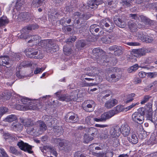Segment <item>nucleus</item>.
<instances>
[{"instance_id":"obj_20","label":"nucleus","mask_w":157,"mask_h":157,"mask_svg":"<svg viewBox=\"0 0 157 157\" xmlns=\"http://www.w3.org/2000/svg\"><path fill=\"white\" fill-rule=\"evenodd\" d=\"M113 21L118 27L121 28H124L126 26L125 22L118 16H115L113 18Z\"/></svg>"},{"instance_id":"obj_26","label":"nucleus","mask_w":157,"mask_h":157,"mask_svg":"<svg viewBox=\"0 0 157 157\" xmlns=\"http://www.w3.org/2000/svg\"><path fill=\"white\" fill-rule=\"evenodd\" d=\"M113 112L110 111L104 113L102 114L101 116V121H105L111 118L114 116V113Z\"/></svg>"},{"instance_id":"obj_39","label":"nucleus","mask_w":157,"mask_h":157,"mask_svg":"<svg viewBox=\"0 0 157 157\" xmlns=\"http://www.w3.org/2000/svg\"><path fill=\"white\" fill-rule=\"evenodd\" d=\"M135 96L136 94L134 93L128 94L126 95V98L124 100V102L125 103L127 104L132 101L134 99V97Z\"/></svg>"},{"instance_id":"obj_35","label":"nucleus","mask_w":157,"mask_h":157,"mask_svg":"<svg viewBox=\"0 0 157 157\" xmlns=\"http://www.w3.org/2000/svg\"><path fill=\"white\" fill-rule=\"evenodd\" d=\"M132 53L136 55L137 56L139 57L144 55L146 52L144 49H139L133 50Z\"/></svg>"},{"instance_id":"obj_2","label":"nucleus","mask_w":157,"mask_h":157,"mask_svg":"<svg viewBox=\"0 0 157 157\" xmlns=\"http://www.w3.org/2000/svg\"><path fill=\"white\" fill-rule=\"evenodd\" d=\"M37 45L45 48L47 52L51 53L56 52L59 50V47L56 44V41L54 39L42 40L38 42Z\"/></svg>"},{"instance_id":"obj_14","label":"nucleus","mask_w":157,"mask_h":157,"mask_svg":"<svg viewBox=\"0 0 157 157\" xmlns=\"http://www.w3.org/2000/svg\"><path fill=\"white\" fill-rule=\"evenodd\" d=\"M121 132L123 136L125 137L129 135L131 129L129 125L126 123L122 124L120 128Z\"/></svg>"},{"instance_id":"obj_47","label":"nucleus","mask_w":157,"mask_h":157,"mask_svg":"<svg viewBox=\"0 0 157 157\" xmlns=\"http://www.w3.org/2000/svg\"><path fill=\"white\" fill-rule=\"evenodd\" d=\"M128 26L131 32H134L136 31L137 25L136 24L129 22L128 23Z\"/></svg>"},{"instance_id":"obj_9","label":"nucleus","mask_w":157,"mask_h":157,"mask_svg":"<svg viewBox=\"0 0 157 157\" xmlns=\"http://www.w3.org/2000/svg\"><path fill=\"white\" fill-rule=\"evenodd\" d=\"M65 119L67 122L75 123L78 121V118L76 114L72 112H70L66 114Z\"/></svg>"},{"instance_id":"obj_8","label":"nucleus","mask_w":157,"mask_h":157,"mask_svg":"<svg viewBox=\"0 0 157 157\" xmlns=\"http://www.w3.org/2000/svg\"><path fill=\"white\" fill-rule=\"evenodd\" d=\"M139 104L138 102L136 103H133L130 105L125 108H124L122 105H118L114 108V110H112L111 111L113 112L114 115L121 112L124 111L125 109L126 111L130 110L134 106L138 105Z\"/></svg>"},{"instance_id":"obj_37","label":"nucleus","mask_w":157,"mask_h":157,"mask_svg":"<svg viewBox=\"0 0 157 157\" xmlns=\"http://www.w3.org/2000/svg\"><path fill=\"white\" fill-rule=\"evenodd\" d=\"M128 140L130 143L133 144H136L138 141V138L135 134H132L131 137L128 138Z\"/></svg>"},{"instance_id":"obj_23","label":"nucleus","mask_w":157,"mask_h":157,"mask_svg":"<svg viewBox=\"0 0 157 157\" xmlns=\"http://www.w3.org/2000/svg\"><path fill=\"white\" fill-rule=\"evenodd\" d=\"M10 59V58L7 56H0V65L8 67H9L6 66V65H8L9 64Z\"/></svg>"},{"instance_id":"obj_17","label":"nucleus","mask_w":157,"mask_h":157,"mask_svg":"<svg viewBox=\"0 0 157 157\" xmlns=\"http://www.w3.org/2000/svg\"><path fill=\"white\" fill-rule=\"evenodd\" d=\"M55 94L58 99L60 101L69 102L71 101V98L69 95L68 94H61L60 92H57Z\"/></svg>"},{"instance_id":"obj_63","label":"nucleus","mask_w":157,"mask_h":157,"mask_svg":"<svg viewBox=\"0 0 157 157\" xmlns=\"http://www.w3.org/2000/svg\"><path fill=\"white\" fill-rule=\"evenodd\" d=\"M151 98L150 96L146 95H145L143 100L141 101L140 102V103L141 104H144L145 103L147 102L149 100V99Z\"/></svg>"},{"instance_id":"obj_19","label":"nucleus","mask_w":157,"mask_h":157,"mask_svg":"<svg viewBox=\"0 0 157 157\" xmlns=\"http://www.w3.org/2000/svg\"><path fill=\"white\" fill-rule=\"evenodd\" d=\"M30 36L31 37V39L28 42L29 44L31 46L34 45H37L38 42L41 39L40 37L37 35H33Z\"/></svg>"},{"instance_id":"obj_27","label":"nucleus","mask_w":157,"mask_h":157,"mask_svg":"<svg viewBox=\"0 0 157 157\" xmlns=\"http://www.w3.org/2000/svg\"><path fill=\"white\" fill-rule=\"evenodd\" d=\"M22 33L20 35L19 37L20 39L24 40L29 39L30 36H29V31L26 28L24 27L22 29Z\"/></svg>"},{"instance_id":"obj_56","label":"nucleus","mask_w":157,"mask_h":157,"mask_svg":"<svg viewBox=\"0 0 157 157\" xmlns=\"http://www.w3.org/2000/svg\"><path fill=\"white\" fill-rule=\"evenodd\" d=\"M38 27L39 26L37 24H33L29 25L28 26L25 27L29 31L37 29L38 28Z\"/></svg>"},{"instance_id":"obj_55","label":"nucleus","mask_w":157,"mask_h":157,"mask_svg":"<svg viewBox=\"0 0 157 157\" xmlns=\"http://www.w3.org/2000/svg\"><path fill=\"white\" fill-rule=\"evenodd\" d=\"M144 41H143L144 42H145L147 43H151L153 41V38L151 36L146 35L144 36Z\"/></svg>"},{"instance_id":"obj_4","label":"nucleus","mask_w":157,"mask_h":157,"mask_svg":"<svg viewBox=\"0 0 157 157\" xmlns=\"http://www.w3.org/2000/svg\"><path fill=\"white\" fill-rule=\"evenodd\" d=\"M121 69L120 68L116 67H110L108 68L109 72H119L118 74H114L111 75L110 76L106 77V80L110 82H116L121 78V73H120Z\"/></svg>"},{"instance_id":"obj_7","label":"nucleus","mask_w":157,"mask_h":157,"mask_svg":"<svg viewBox=\"0 0 157 157\" xmlns=\"http://www.w3.org/2000/svg\"><path fill=\"white\" fill-rule=\"evenodd\" d=\"M17 145L22 151L27 152L30 154L33 153V151L32 150V148L33 146L29 145L28 143H24L22 140L19 141L17 144Z\"/></svg>"},{"instance_id":"obj_13","label":"nucleus","mask_w":157,"mask_h":157,"mask_svg":"<svg viewBox=\"0 0 157 157\" xmlns=\"http://www.w3.org/2000/svg\"><path fill=\"white\" fill-rule=\"evenodd\" d=\"M100 28V27L99 25L96 24H93L90 26V31L94 36H99L101 35V34L99 33H101V31L100 30L101 29Z\"/></svg>"},{"instance_id":"obj_22","label":"nucleus","mask_w":157,"mask_h":157,"mask_svg":"<svg viewBox=\"0 0 157 157\" xmlns=\"http://www.w3.org/2000/svg\"><path fill=\"white\" fill-rule=\"evenodd\" d=\"M118 101L116 99L112 98L107 101L104 106L107 109H110L113 107L117 103Z\"/></svg>"},{"instance_id":"obj_57","label":"nucleus","mask_w":157,"mask_h":157,"mask_svg":"<svg viewBox=\"0 0 157 157\" xmlns=\"http://www.w3.org/2000/svg\"><path fill=\"white\" fill-rule=\"evenodd\" d=\"M138 68L137 64H136L131 67L128 69V71L129 73H131L136 70Z\"/></svg>"},{"instance_id":"obj_32","label":"nucleus","mask_w":157,"mask_h":157,"mask_svg":"<svg viewBox=\"0 0 157 157\" xmlns=\"http://www.w3.org/2000/svg\"><path fill=\"white\" fill-rule=\"evenodd\" d=\"M53 130L56 135L58 136H59L61 135H62L64 132L63 127L60 126H54Z\"/></svg>"},{"instance_id":"obj_34","label":"nucleus","mask_w":157,"mask_h":157,"mask_svg":"<svg viewBox=\"0 0 157 157\" xmlns=\"http://www.w3.org/2000/svg\"><path fill=\"white\" fill-rule=\"evenodd\" d=\"M11 128L15 131L20 132L23 128V126L20 123H17L13 124L11 126Z\"/></svg>"},{"instance_id":"obj_52","label":"nucleus","mask_w":157,"mask_h":157,"mask_svg":"<svg viewBox=\"0 0 157 157\" xmlns=\"http://www.w3.org/2000/svg\"><path fill=\"white\" fill-rule=\"evenodd\" d=\"M21 55L19 53H15L10 58L12 61H18L21 59Z\"/></svg>"},{"instance_id":"obj_41","label":"nucleus","mask_w":157,"mask_h":157,"mask_svg":"<svg viewBox=\"0 0 157 157\" xmlns=\"http://www.w3.org/2000/svg\"><path fill=\"white\" fill-rule=\"evenodd\" d=\"M109 136V131L108 129H104L102 130V131L100 135V138L102 139H105Z\"/></svg>"},{"instance_id":"obj_3","label":"nucleus","mask_w":157,"mask_h":157,"mask_svg":"<svg viewBox=\"0 0 157 157\" xmlns=\"http://www.w3.org/2000/svg\"><path fill=\"white\" fill-rule=\"evenodd\" d=\"M147 110L145 108L142 107L139 108L137 112L134 113L132 115V121L141 124L144 120V115L146 112Z\"/></svg>"},{"instance_id":"obj_25","label":"nucleus","mask_w":157,"mask_h":157,"mask_svg":"<svg viewBox=\"0 0 157 157\" xmlns=\"http://www.w3.org/2000/svg\"><path fill=\"white\" fill-rule=\"evenodd\" d=\"M37 130H38V132H43L47 129V127L45 123L41 121H37Z\"/></svg>"},{"instance_id":"obj_40","label":"nucleus","mask_w":157,"mask_h":157,"mask_svg":"<svg viewBox=\"0 0 157 157\" xmlns=\"http://www.w3.org/2000/svg\"><path fill=\"white\" fill-rule=\"evenodd\" d=\"M22 123H23L24 125L28 127L34 124L33 122L30 119H26L23 120Z\"/></svg>"},{"instance_id":"obj_49","label":"nucleus","mask_w":157,"mask_h":157,"mask_svg":"<svg viewBox=\"0 0 157 157\" xmlns=\"http://www.w3.org/2000/svg\"><path fill=\"white\" fill-rule=\"evenodd\" d=\"M148 105L149 106V112L147 114L146 117L147 119L151 121L152 117V113L151 112L152 111V109H151V103H148L147 105Z\"/></svg>"},{"instance_id":"obj_61","label":"nucleus","mask_w":157,"mask_h":157,"mask_svg":"<svg viewBox=\"0 0 157 157\" xmlns=\"http://www.w3.org/2000/svg\"><path fill=\"white\" fill-rule=\"evenodd\" d=\"M106 38L110 42H113L115 40L114 34L107 35Z\"/></svg>"},{"instance_id":"obj_33","label":"nucleus","mask_w":157,"mask_h":157,"mask_svg":"<svg viewBox=\"0 0 157 157\" xmlns=\"http://www.w3.org/2000/svg\"><path fill=\"white\" fill-rule=\"evenodd\" d=\"M64 140L60 138H52L51 139V141L52 143L57 145H59L60 147H62L63 141Z\"/></svg>"},{"instance_id":"obj_18","label":"nucleus","mask_w":157,"mask_h":157,"mask_svg":"<svg viewBox=\"0 0 157 157\" xmlns=\"http://www.w3.org/2000/svg\"><path fill=\"white\" fill-rule=\"evenodd\" d=\"M17 19L22 21H28L31 19L30 14L28 13H21L17 15Z\"/></svg>"},{"instance_id":"obj_21","label":"nucleus","mask_w":157,"mask_h":157,"mask_svg":"<svg viewBox=\"0 0 157 157\" xmlns=\"http://www.w3.org/2000/svg\"><path fill=\"white\" fill-rule=\"evenodd\" d=\"M102 3V1L101 0H91L88 3V6L89 7L95 9L98 5Z\"/></svg>"},{"instance_id":"obj_15","label":"nucleus","mask_w":157,"mask_h":157,"mask_svg":"<svg viewBox=\"0 0 157 157\" xmlns=\"http://www.w3.org/2000/svg\"><path fill=\"white\" fill-rule=\"evenodd\" d=\"M15 108L17 110L23 111L35 109V107L32 104L29 105H21L19 104H16L15 105Z\"/></svg>"},{"instance_id":"obj_30","label":"nucleus","mask_w":157,"mask_h":157,"mask_svg":"<svg viewBox=\"0 0 157 157\" xmlns=\"http://www.w3.org/2000/svg\"><path fill=\"white\" fill-rule=\"evenodd\" d=\"M11 97V94L8 91L6 90L0 93V100L3 101L9 100Z\"/></svg>"},{"instance_id":"obj_64","label":"nucleus","mask_w":157,"mask_h":157,"mask_svg":"<svg viewBox=\"0 0 157 157\" xmlns=\"http://www.w3.org/2000/svg\"><path fill=\"white\" fill-rule=\"evenodd\" d=\"M0 152L2 154V157H9L3 148H0Z\"/></svg>"},{"instance_id":"obj_42","label":"nucleus","mask_w":157,"mask_h":157,"mask_svg":"<svg viewBox=\"0 0 157 157\" xmlns=\"http://www.w3.org/2000/svg\"><path fill=\"white\" fill-rule=\"evenodd\" d=\"M9 21L6 17H3L0 18V28L5 26L9 23Z\"/></svg>"},{"instance_id":"obj_5","label":"nucleus","mask_w":157,"mask_h":157,"mask_svg":"<svg viewBox=\"0 0 157 157\" xmlns=\"http://www.w3.org/2000/svg\"><path fill=\"white\" fill-rule=\"evenodd\" d=\"M25 52L26 56L30 58L41 59L44 56L43 54L40 53L39 50L31 48L26 49Z\"/></svg>"},{"instance_id":"obj_59","label":"nucleus","mask_w":157,"mask_h":157,"mask_svg":"<svg viewBox=\"0 0 157 157\" xmlns=\"http://www.w3.org/2000/svg\"><path fill=\"white\" fill-rule=\"evenodd\" d=\"M48 148L49 149L50 151L52 153L53 155L56 157L58 155V153L56 152V149L54 147L49 146Z\"/></svg>"},{"instance_id":"obj_48","label":"nucleus","mask_w":157,"mask_h":157,"mask_svg":"<svg viewBox=\"0 0 157 157\" xmlns=\"http://www.w3.org/2000/svg\"><path fill=\"white\" fill-rule=\"evenodd\" d=\"M117 50L114 53L115 56H118L122 55L124 50V47L121 46H119Z\"/></svg>"},{"instance_id":"obj_50","label":"nucleus","mask_w":157,"mask_h":157,"mask_svg":"<svg viewBox=\"0 0 157 157\" xmlns=\"http://www.w3.org/2000/svg\"><path fill=\"white\" fill-rule=\"evenodd\" d=\"M86 45L85 42L83 40L78 41L76 44V47L78 49H80L81 48L84 47Z\"/></svg>"},{"instance_id":"obj_43","label":"nucleus","mask_w":157,"mask_h":157,"mask_svg":"<svg viewBox=\"0 0 157 157\" xmlns=\"http://www.w3.org/2000/svg\"><path fill=\"white\" fill-rule=\"evenodd\" d=\"M9 152L15 155H21V152L19 151L16 148L12 146L10 147Z\"/></svg>"},{"instance_id":"obj_60","label":"nucleus","mask_w":157,"mask_h":157,"mask_svg":"<svg viewBox=\"0 0 157 157\" xmlns=\"http://www.w3.org/2000/svg\"><path fill=\"white\" fill-rule=\"evenodd\" d=\"M87 76L91 77L93 78L95 77V76H94L92 73H91L90 72H87L86 74H83L82 76L81 77L80 79L82 81H83L84 80V77H85Z\"/></svg>"},{"instance_id":"obj_54","label":"nucleus","mask_w":157,"mask_h":157,"mask_svg":"<svg viewBox=\"0 0 157 157\" xmlns=\"http://www.w3.org/2000/svg\"><path fill=\"white\" fill-rule=\"evenodd\" d=\"M63 51L65 54L67 56L70 55L71 53V49L69 47H67L66 45L64 46Z\"/></svg>"},{"instance_id":"obj_45","label":"nucleus","mask_w":157,"mask_h":157,"mask_svg":"<svg viewBox=\"0 0 157 157\" xmlns=\"http://www.w3.org/2000/svg\"><path fill=\"white\" fill-rule=\"evenodd\" d=\"M21 66L24 67H29L34 65V63L32 61H24L21 63L20 64Z\"/></svg>"},{"instance_id":"obj_53","label":"nucleus","mask_w":157,"mask_h":157,"mask_svg":"<svg viewBox=\"0 0 157 157\" xmlns=\"http://www.w3.org/2000/svg\"><path fill=\"white\" fill-rule=\"evenodd\" d=\"M84 142L86 143H89L93 139V137L90 136L88 135L85 134L84 136Z\"/></svg>"},{"instance_id":"obj_46","label":"nucleus","mask_w":157,"mask_h":157,"mask_svg":"<svg viewBox=\"0 0 157 157\" xmlns=\"http://www.w3.org/2000/svg\"><path fill=\"white\" fill-rule=\"evenodd\" d=\"M17 119L16 115L12 114L8 116L5 119L6 121L11 122L13 121L16 120Z\"/></svg>"},{"instance_id":"obj_1","label":"nucleus","mask_w":157,"mask_h":157,"mask_svg":"<svg viewBox=\"0 0 157 157\" xmlns=\"http://www.w3.org/2000/svg\"><path fill=\"white\" fill-rule=\"evenodd\" d=\"M92 16V15L89 13L81 14L80 12H76L73 13V18L75 19V26L80 33H82L84 30V23Z\"/></svg>"},{"instance_id":"obj_10","label":"nucleus","mask_w":157,"mask_h":157,"mask_svg":"<svg viewBox=\"0 0 157 157\" xmlns=\"http://www.w3.org/2000/svg\"><path fill=\"white\" fill-rule=\"evenodd\" d=\"M43 118L49 127H54L56 124L57 119L50 115H45Z\"/></svg>"},{"instance_id":"obj_29","label":"nucleus","mask_w":157,"mask_h":157,"mask_svg":"<svg viewBox=\"0 0 157 157\" xmlns=\"http://www.w3.org/2000/svg\"><path fill=\"white\" fill-rule=\"evenodd\" d=\"M112 94V92L109 90H107L104 91L101 94V101L104 102L106 100L109 98V97Z\"/></svg>"},{"instance_id":"obj_62","label":"nucleus","mask_w":157,"mask_h":157,"mask_svg":"<svg viewBox=\"0 0 157 157\" xmlns=\"http://www.w3.org/2000/svg\"><path fill=\"white\" fill-rule=\"evenodd\" d=\"M117 0H105V2L106 4H108L109 6H111L117 3Z\"/></svg>"},{"instance_id":"obj_6","label":"nucleus","mask_w":157,"mask_h":157,"mask_svg":"<svg viewBox=\"0 0 157 157\" xmlns=\"http://www.w3.org/2000/svg\"><path fill=\"white\" fill-rule=\"evenodd\" d=\"M100 24L101 26L104 28L106 31L108 32H112L114 26L113 23L109 18L101 20Z\"/></svg>"},{"instance_id":"obj_24","label":"nucleus","mask_w":157,"mask_h":157,"mask_svg":"<svg viewBox=\"0 0 157 157\" xmlns=\"http://www.w3.org/2000/svg\"><path fill=\"white\" fill-rule=\"evenodd\" d=\"M62 147H63L62 149L64 151L68 152L71 150L72 146L70 142L65 140L63 141Z\"/></svg>"},{"instance_id":"obj_44","label":"nucleus","mask_w":157,"mask_h":157,"mask_svg":"<svg viewBox=\"0 0 157 157\" xmlns=\"http://www.w3.org/2000/svg\"><path fill=\"white\" fill-rule=\"evenodd\" d=\"M70 98H71V101L73 100L76 101L78 98V94L76 90L73 91L71 93V94L69 95Z\"/></svg>"},{"instance_id":"obj_58","label":"nucleus","mask_w":157,"mask_h":157,"mask_svg":"<svg viewBox=\"0 0 157 157\" xmlns=\"http://www.w3.org/2000/svg\"><path fill=\"white\" fill-rule=\"evenodd\" d=\"M138 38V39L143 41H144V38L145 36H146V35H144L143 33L140 32H138L136 34Z\"/></svg>"},{"instance_id":"obj_36","label":"nucleus","mask_w":157,"mask_h":157,"mask_svg":"<svg viewBox=\"0 0 157 157\" xmlns=\"http://www.w3.org/2000/svg\"><path fill=\"white\" fill-rule=\"evenodd\" d=\"M133 0H121L120 3L125 8H131Z\"/></svg>"},{"instance_id":"obj_31","label":"nucleus","mask_w":157,"mask_h":157,"mask_svg":"<svg viewBox=\"0 0 157 157\" xmlns=\"http://www.w3.org/2000/svg\"><path fill=\"white\" fill-rule=\"evenodd\" d=\"M26 131L27 133L31 135H34L36 133H38V130H37V126H31L27 127Z\"/></svg>"},{"instance_id":"obj_28","label":"nucleus","mask_w":157,"mask_h":157,"mask_svg":"<svg viewBox=\"0 0 157 157\" xmlns=\"http://www.w3.org/2000/svg\"><path fill=\"white\" fill-rule=\"evenodd\" d=\"M140 18L141 21L146 25L152 26L154 25V24L156 23L155 21L151 20L147 17L144 16H141Z\"/></svg>"},{"instance_id":"obj_11","label":"nucleus","mask_w":157,"mask_h":157,"mask_svg":"<svg viewBox=\"0 0 157 157\" xmlns=\"http://www.w3.org/2000/svg\"><path fill=\"white\" fill-rule=\"evenodd\" d=\"M86 105L83 104L82 107L84 110L87 112H91L94 110L96 104L92 100H88L86 101Z\"/></svg>"},{"instance_id":"obj_38","label":"nucleus","mask_w":157,"mask_h":157,"mask_svg":"<svg viewBox=\"0 0 157 157\" xmlns=\"http://www.w3.org/2000/svg\"><path fill=\"white\" fill-rule=\"evenodd\" d=\"M21 101L22 103L24 104H25L26 105H30V104L33 105V106H34L35 107V109H36V108H37V107H36V105H37V104H35L34 103H30L29 101H30V99L25 97H23L21 99Z\"/></svg>"},{"instance_id":"obj_12","label":"nucleus","mask_w":157,"mask_h":157,"mask_svg":"<svg viewBox=\"0 0 157 157\" xmlns=\"http://www.w3.org/2000/svg\"><path fill=\"white\" fill-rule=\"evenodd\" d=\"M93 53L94 55L96 56H98V57H101V62H107L108 61H106L104 59L105 57V53L104 51L99 48H96L94 49L93 50Z\"/></svg>"},{"instance_id":"obj_51","label":"nucleus","mask_w":157,"mask_h":157,"mask_svg":"<svg viewBox=\"0 0 157 157\" xmlns=\"http://www.w3.org/2000/svg\"><path fill=\"white\" fill-rule=\"evenodd\" d=\"M9 112V109L6 107H0V118L4 114Z\"/></svg>"},{"instance_id":"obj_16","label":"nucleus","mask_w":157,"mask_h":157,"mask_svg":"<svg viewBox=\"0 0 157 157\" xmlns=\"http://www.w3.org/2000/svg\"><path fill=\"white\" fill-rule=\"evenodd\" d=\"M112 137L116 138L119 137L121 133L120 128L119 126H115L112 127L110 131Z\"/></svg>"}]
</instances>
